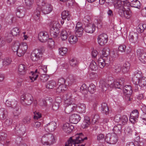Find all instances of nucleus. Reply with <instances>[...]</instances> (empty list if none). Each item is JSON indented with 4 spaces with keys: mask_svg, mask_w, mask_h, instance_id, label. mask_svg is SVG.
Returning <instances> with one entry per match:
<instances>
[{
    "mask_svg": "<svg viewBox=\"0 0 146 146\" xmlns=\"http://www.w3.org/2000/svg\"><path fill=\"white\" fill-rule=\"evenodd\" d=\"M83 21L87 23L84 28V31L86 33H93L95 29L96 25L98 28H101L102 26V23L100 20L90 19L88 16L85 17Z\"/></svg>",
    "mask_w": 146,
    "mask_h": 146,
    "instance_id": "f257e3e1",
    "label": "nucleus"
},
{
    "mask_svg": "<svg viewBox=\"0 0 146 146\" xmlns=\"http://www.w3.org/2000/svg\"><path fill=\"white\" fill-rule=\"evenodd\" d=\"M28 46L26 42L20 43L18 41L15 42L13 44L12 49L14 52H16L17 55L19 57L24 55L28 49Z\"/></svg>",
    "mask_w": 146,
    "mask_h": 146,
    "instance_id": "f03ea898",
    "label": "nucleus"
},
{
    "mask_svg": "<svg viewBox=\"0 0 146 146\" xmlns=\"http://www.w3.org/2000/svg\"><path fill=\"white\" fill-rule=\"evenodd\" d=\"M132 80L134 84L138 85L142 88H144L146 86V77L142 76L140 71H136L135 72Z\"/></svg>",
    "mask_w": 146,
    "mask_h": 146,
    "instance_id": "7ed1b4c3",
    "label": "nucleus"
},
{
    "mask_svg": "<svg viewBox=\"0 0 146 146\" xmlns=\"http://www.w3.org/2000/svg\"><path fill=\"white\" fill-rule=\"evenodd\" d=\"M56 139L54 136L52 134L47 133L43 135L41 137L40 142L43 146H51L54 144Z\"/></svg>",
    "mask_w": 146,
    "mask_h": 146,
    "instance_id": "20e7f679",
    "label": "nucleus"
},
{
    "mask_svg": "<svg viewBox=\"0 0 146 146\" xmlns=\"http://www.w3.org/2000/svg\"><path fill=\"white\" fill-rule=\"evenodd\" d=\"M87 138V137L84 138L82 133H78L74 136L70 137L65 146H76V144L81 143Z\"/></svg>",
    "mask_w": 146,
    "mask_h": 146,
    "instance_id": "39448f33",
    "label": "nucleus"
},
{
    "mask_svg": "<svg viewBox=\"0 0 146 146\" xmlns=\"http://www.w3.org/2000/svg\"><path fill=\"white\" fill-rule=\"evenodd\" d=\"M108 84L106 82L103 80H101L100 82L99 87L101 88L103 91H106L108 89L110 88H120L121 84L116 81H113L112 82L109 81Z\"/></svg>",
    "mask_w": 146,
    "mask_h": 146,
    "instance_id": "423d86ee",
    "label": "nucleus"
},
{
    "mask_svg": "<svg viewBox=\"0 0 146 146\" xmlns=\"http://www.w3.org/2000/svg\"><path fill=\"white\" fill-rule=\"evenodd\" d=\"M37 5L41 7L42 12L44 14L50 13L52 11L53 7L50 3H46L44 0H37Z\"/></svg>",
    "mask_w": 146,
    "mask_h": 146,
    "instance_id": "0eeeda50",
    "label": "nucleus"
},
{
    "mask_svg": "<svg viewBox=\"0 0 146 146\" xmlns=\"http://www.w3.org/2000/svg\"><path fill=\"white\" fill-rule=\"evenodd\" d=\"M50 28V32L52 36L54 38L57 37L59 34V28L60 24L58 21H51L49 24Z\"/></svg>",
    "mask_w": 146,
    "mask_h": 146,
    "instance_id": "6e6552de",
    "label": "nucleus"
},
{
    "mask_svg": "<svg viewBox=\"0 0 146 146\" xmlns=\"http://www.w3.org/2000/svg\"><path fill=\"white\" fill-rule=\"evenodd\" d=\"M33 100L32 95L29 94H26L21 95V104L25 106H27L31 105Z\"/></svg>",
    "mask_w": 146,
    "mask_h": 146,
    "instance_id": "1a4fd4ad",
    "label": "nucleus"
},
{
    "mask_svg": "<svg viewBox=\"0 0 146 146\" xmlns=\"http://www.w3.org/2000/svg\"><path fill=\"white\" fill-rule=\"evenodd\" d=\"M126 3L129 2L127 0H117L114 1L113 6L115 9L118 10V13L123 9L124 6L127 4Z\"/></svg>",
    "mask_w": 146,
    "mask_h": 146,
    "instance_id": "9d476101",
    "label": "nucleus"
},
{
    "mask_svg": "<svg viewBox=\"0 0 146 146\" xmlns=\"http://www.w3.org/2000/svg\"><path fill=\"white\" fill-rule=\"evenodd\" d=\"M105 140L108 143L114 144L117 142L118 137L116 133H108L106 135Z\"/></svg>",
    "mask_w": 146,
    "mask_h": 146,
    "instance_id": "9b49d317",
    "label": "nucleus"
},
{
    "mask_svg": "<svg viewBox=\"0 0 146 146\" xmlns=\"http://www.w3.org/2000/svg\"><path fill=\"white\" fill-rule=\"evenodd\" d=\"M127 4L124 6L122 11H120L119 14L121 17H125L127 19H129L131 16V11L130 10V3H126Z\"/></svg>",
    "mask_w": 146,
    "mask_h": 146,
    "instance_id": "f8f14e48",
    "label": "nucleus"
},
{
    "mask_svg": "<svg viewBox=\"0 0 146 146\" xmlns=\"http://www.w3.org/2000/svg\"><path fill=\"white\" fill-rule=\"evenodd\" d=\"M42 52L39 49H35L31 53V59L33 62L39 60L42 57Z\"/></svg>",
    "mask_w": 146,
    "mask_h": 146,
    "instance_id": "ddd939ff",
    "label": "nucleus"
},
{
    "mask_svg": "<svg viewBox=\"0 0 146 146\" xmlns=\"http://www.w3.org/2000/svg\"><path fill=\"white\" fill-rule=\"evenodd\" d=\"M38 38L40 42H46L49 38L48 34L46 31H41L38 34Z\"/></svg>",
    "mask_w": 146,
    "mask_h": 146,
    "instance_id": "4468645a",
    "label": "nucleus"
},
{
    "mask_svg": "<svg viewBox=\"0 0 146 146\" xmlns=\"http://www.w3.org/2000/svg\"><path fill=\"white\" fill-rule=\"evenodd\" d=\"M108 40V36L105 33L101 34L98 37V42L101 46L104 45L106 44Z\"/></svg>",
    "mask_w": 146,
    "mask_h": 146,
    "instance_id": "2eb2a0df",
    "label": "nucleus"
},
{
    "mask_svg": "<svg viewBox=\"0 0 146 146\" xmlns=\"http://www.w3.org/2000/svg\"><path fill=\"white\" fill-rule=\"evenodd\" d=\"M56 128V124L54 121H52L47 124L44 127V129L47 132H52Z\"/></svg>",
    "mask_w": 146,
    "mask_h": 146,
    "instance_id": "dca6fc26",
    "label": "nucleus"
},
{
    "mask_svg": "<svg viewBox=\"0 0 146 146\" xmlns=\"http://www.w3.org/2000/svg\"><path fill=\"white\" fill-rule=\"evenodd\" d=\"M98 65L101 68H103L106 64H108L110 62V60L108 58H105L100 56L98 60Z\"/></svg>",
    "mask_w": 146,
    "mask_h": 146,
    "instance_id": "f3484780",
    "label": "nucleus"
},
{
    "mask_svg": "<svg viewBox=\"0 0 146 146\" xmlns=\"http://www.w3.org/2000/svg\"><path fill=\"white\" fill-rule=\"evenodd\" d=\"M74 129V126L68 123H66L64 124L62 126L63 131L67 134L70 133Z\"/></svg>",
    "mask_w": 146,
    "mask_h": 146,
    "instance_id": "a211bd4d",
    "label": "nucleus"
},
{
    "mask_svg": "<svg viewBox=\"0 0 146 146\" xmlns=\"http://www.w3.org/2000/svg\"><path fill=\"white\" fill-rule=\"evenodd\" d=\"M136 53L140 61L142 63L146 64V53L143 52L140 49H138Z\"/></svg>",
    "mask_w": 146,
    "mask_h": 146,
    "instance_id": "6ab92c4d",
    "label": "nucleus"
},
{
    "mask_svg": "<svg viewBox=\"0 0 146 146\" xmlns=\"http://www.w3.org/2000/svg\"><path fill=\"white\" fill-rule=\"evenodd\" d=\"M64 111L65 112L68 114L76 111L77 105L74 104H70L66 106Z\"/></svg>",
    "mask_w": 146,
    "mask_h": 146,
    "instance_id": "aec40b11",
    "label": "nucleus"
},
{
    "mask_svg": "<svg viewBox=\"0 0 146 146\" xmlns=\"http://www.w3.org/2000/svg\"><path fill=\"white\" fill-rule=\"evenodd\" d=\"M139 117V113L137 110H133L130 114L129 120L131 123L136 122Z\"/></svg>",
    "mask_w": 146,
    "mask_h": 146,
    "instance_id": "412c9836",
    "label": "nucleus"
},
{
    "mask_svg": "<svg viewBox=\"0 0 146 146\" xmlns=\"http://www.w3.org/2000/svg\"><path fill=\"white\" fill-rule=\"evenodd\" d=\"M18 73L22 75H25L28 70V68L26 64H19L17 68Z\"/></svg>",
    "mask_w": 146,
    "mask_h": 146,
    "instance_id": "4be33fe9",
    "label": "nucleus"
},
{
    "mask_svg": "<svg viewBox=\"0 0 146 146\" xmlns=\"http://www.w3.org/2000/svg\"><path fill=\"white\" fill-rule=\"evenodd\" d=\"M80 119L81 117L79 114H74L70 117L69 120L71 123L76 124L80 120Z\"/></svg>",
    "mask_w": 146,
    "mask_h": 146,
    "instance_id": "5701e85b",
    "label": "nucleus"
},
{
    "mask_svg": "<svg viewBox=\"0 0 146 146\" xmlns=\"http://www.w3.org/2000/svg\"><path fill=\"white\" fill-rule=\"evenodd\" d=\"M138 38V35L136 33H131L129 36V40L132 43H135L137 42Z\"/></svg>",
    "mask_w": 146,
    "mask_h": 146,
    "instance_id": "b1692460",
    "label": "nucleus"
},
{
    "mask_svg": "<svg viewBox=\"0 0 146 146\" xmlns=\"http://www.w3.org/2000/svg\"><path fill=\"white\" fill-rule=\"evenodd\" d=\"M86 105L83 103H80L77 105L76 111L79 113H85L86 111Z\"/></svg>",
    "mask_w": 146,
    "mask_h": 146,
    "instance_id": "393cba45",
    "label": "nucleus"
},
{
    "mask_svg": "<svg viewBox=\"0 0 146 146\" xmlns=\"http://www.w3.org/2000/svg\"><path fill=\"white\" fill-rule=\"evenodd\" d=\"M123 92L125 95H128L129 97L132 92V88L129 85H125L123 88Z\"/></svg>",
    "mask_w": 146,
    "mask_h": 146,
    "instance_id": "a878e982",
    "label": "nucleus"
},
{
    "mask_svg": "<svg viewBox=\"0 0 146 146\" xmlns=\"http://www.w3.org/2000/svg\"><path fill=\"white\" fill-rule=\"evenodd\" d=\"M16 16L18 18H22L25 15V12L23 7H19L17 8L16 12Z\"/></svg>",
    "mask_w": 146,
    "mask_h": 146,
    "instance_id": "bb28decb",
    "label": "nucleus"
},
{
    "mask_svg": "<svg viewBox=\"0 0 146 146\" xmlns=\"http://www.w3.org/2000/svg\"><path fill=\"white\" fill-rule=\"evenodd\" d=\"M83 28L81 26L75 27V33L76 35L78 37L81 36L83 34Z\"/></svg>",
    "mask_w": 146,
    "mask_h": 146,
    "instance_id": "cd10ccee",
    "label": "nucleus"
},
{
    "mask_svg": "<svg viewBox=\"0 0 146 146\" xmlns=\"http://www.w3.org/2000/svg\"><path fill=\"white\" fill-rule=\"evenodd\" d=\"M39 72H37V69H36L35 72H31V75L29 76V78L32 82L36 80L38 76Z\"/></svg>",
    "mask_w": 146,
    "mask_h": 146,
    "instance_id": "c85d7f7f",
    "label": "nucleus"
},
{
    "mask_svg": "<svg viewBox=\"0 0 146 146\" xmlns=\"http://www.w3.org/2000/svg\"><path fill=\"white\" fill-rule=\"evenodd\" d=\"M61 17L63 20L67 19L68 21L70 20V15L69 11H62L61 13Z\"/></svg>",
    "mask_w": 146,
    "mask_h": 146,
    "instance_id": "c756f323",
    "label": "nucleus"
},
{
    "mask_svg": "<svg viewBox=\"0 0 146 146\" xmlns=\"http://www.w3.org/2000/svg\"><path fill=\"white\" fill-rule=\"evenodd\" d=\"M102 112L106 115H108L109 113V110L108 108L106 103H102Z\"/></svg>",
    "mask_w": 146,
    "mask_h": 146,
    "instance_id": "7c9ffc66",
    "label": "nucleus"
},
{
    "mask_svg": "<svg viewBox=\"0 0 146 146\" xmlns=\"http://www.w3.org/2000/svg\"><path fill=\"white\" fill-rule=\"evenodd\" d=\"M17 102L16 101L14 100L12 102L7 100L5 102L6 105L8 107L14 108L17 105Z\"/></svg>",
    "mask_w": 146,
    "mask_h": 146,
    "instance_id": "2f4dec72",
    "label": "nucleus"
},
{
    "mask_svg": "<svg viewBox=\"0 0 146 146\" xmlns=\"http://www.w3.org/2000/svg\"><path fill=\"white\" fill-rule=\"evenodd\" d=\"M129 3L130 6L138 9L139 8L141 5L140 2L138 0H133Z\"/></svg>",
    "mask_w": 146,
    "mask_h": 146,
    "instance_id": "473e14b6",
    "label": "nucleus"
},
{
    "mask_svg": "<svg viewBox=\"0 0 146 146\" xmlns=\"http://www.w3.org/2000/svg\"><path fill=\"white\" fill-rule=\"evenodd\" d=\"M112 68L114 72L118 73L121 71V65L120 64H115L112 66Z\"/></svg>",
    "mask_w": 146,
    "mask_h": 146,
    "instance_id": "72a5a7b5",
    "label": "nucleus"
},
{
    "mask_svg": "<svg viewBox=\"0 0 146 146\" xmlns=\"http://www.w3.org/2000/svg\"><path fill=\"white\" fill-rule=\"evenodd\" d=\"M56 83L54 80L49 81L46 85V88L48 89H53L56 87Z\"/></svg>",
    "mask_w": 146,
    "mask_h": 146,
    "instance_id": "f704fd0d",
    "label": "nucleus"
},
{
    "mask_svg": "<svg viewBox=\"0 0 146 146\" xmlns=\"http://www.w3.org/2000/svg\"><path fill=\"white\" fill-rule=\"evenodd\" d=\"M122 125L120 124H117L115 125L113 129L114 131L113 133H120L121 131Z\"/></svg>",
    "mask_w": 146,
    "mask_h": 146,
    "instance_id": "c9c22d12",
    "label": "nucleus"
},
{
    "mask_svg": "<svg viewBox=\"0 0 146 146\" xmlns=\"http://www.w3.org/2000/svg\"><path fill=\"white\" fill-rule=\"evenodd\" d=\"M68 40L70 44H74L77 42L78 38L76 36L71 35L69 37Z\"/></svg>",
    "mask_w": 146,
    "mask_h": 146,
    "instance_id": "e433bc0d",
    "label": "nucleus"
},
{
    "mask_svg": "<svg viewBox=\"0 0 146 146\" xmlns=\"http://www.w3.org/2000/svg\"><path fill=\"white\" fill-rule=\"evenodd\" d=\"M48 47L50 49H52L54 48L55 42L52 38H49L48 40Z\"/></svg>",
    "mask_w": 146,
    "mask_h": 146,
    "instance_id": "4c0bfd02",
    "label": "nucleus"
},
{
    "mask_svg": "<svg viewBox=\"0 0 146 146\" xmlns=\"http://www.w3.org/2000/svg\"><path fill=\"white\" fill-rule=\"evenodd\" d=\"M110 50L108 48H104L102 50V54L100 56L105 58H108L110 54Z\"/></svg>",
    "mask_w": 146,
    "mask_h": 146,
    "instance_id": "58836bf2",
    "label": "nucleus"
},
{
    "mask_svg": "<svg viewBox=\"0 0 146 146\" xmlns=\"http://www.w3.org/2000/svg\"><path fill=\"white\" fill-rule=\"evenodd\" d=\"M80 91L83 94H86L88 92V87L85 84H83L80 87Z\"/></svg>",
    "mask_w": 146,
    "mask_h": 146,
    "instance_id": "ea45409f",
    "label": "nucleus"
},
{
    "mask_svg": "<svg viewBox=\"0 0 146 146\" xmlns=\"http://www.w3.org/2000/svg\"><path fill=\"white\" fill-rule=\"evenodd\" d=\"M130 66V64L128 62H125L123 66L122 70V72L124 73L127 72L129 69Z\"/></svg>",
    "mask_w": 146,
    "mask_h": 146,
    "instance_id": "a19ab883",
    "label": "nucleus"
},
{
    "mask_svg": "<svg viewBox=\"0 0 146 146\" xmlns=\"http://www.w3.org/2000/svg\"><path fill=\"white\" fill-rule=\"evenodd\" d=\"M60 36L62 40H66L68 37V33L67 31L65 30H62L61 32Z\"/></svg>",
    "mask_w": 146,
    "mask_h": 146,
    "instance_id": "79ce46f5",
    "label": "nucleus"
},
{
    "mask_svg": "<svg viewBox=\"0 0 146 146\" xmlns=\"http://www.w3.org/2000/svg\"><path fill=\"white\" fill-rule=\"evenodd\" d=\"M13 108L14 109L13 112V116L14 117H17L21 114V110L16 106Z\"/></svg>",
    "mask_w": 146,
    "mask_h": 146,
    "instance_id": "37998d69",
    "label": "nucleus"
},
{
    "mask_svg": "<svg viewBox=\"0 0 146 146\" xmlns=\"http://www.w3.org/2000/svg\"><path fill=\"white\" fill-rule=\"evenodd\" d=\"M67 51V48L64 47H61L58 49L59 54L62 56L65 55Z\"/></svg>",
    "mask_w": 146,
    "mask_h": 146,
    "instance_id": "c03bdc74",
    "label": "nucleus"
},
{
    "mask_svg": "<svg viewBox=\"0 0 146 146\" xmlns=\"http://www.w3.org/2000/svg\"><path fill=\"white\" fill-rule=\"evenodd\" d=\"M145 28H146V24L144 23L139 24L137 27V31L139 32L142 33Z\"/></svg>",
    "mask_w": 146,
    "mask_h": 146,
    "instance_id": "a18cd8bd",
    "label": "nucleus"
},
{
    "mask_svg": "<svg viewBox=\"0 0 146 146\" xmlns=\"http://www.w3.org/2000/svg\"><path fill=\"white\" fill-rule=\"evenodd\" d=\"M63 99L64 100V103H67L68 102L67 99L73 98L72 97V94L70 92H68L63 96Z\"/></svg>",
    "mask_w": 146,
    "mask_h": 146,
    "instance_id": "49530a36",
    "label": "nucleus"
},
{
    "mask_svg": "<svg viewBox=\"0 0 146 146\" xmlns=\"http://www.w3.org/2000/svg\"><path fill=\"white\" fill-rule=\"evenodd\" d=\"M40 12V10L39 9L37 8L34 15V18L35 21H38L39 20Z\"/></svg>",
    "mask_w": 146,
    "mask_h": 146,
    "instance_id": "de8ad7c7",
    "label": "nucleus"
},
{
    "mask_svg": "<svg viewBox=\"0 0 146 146\" xmlns=\"http://www.w3.org/2000/svg\"><path fill=\"white\" fill-rule=\"evenodd\" d=\"M90 68L92 70H96L98 68L97 63L93 60L92 61L90 65Z\"/></svg>",
    "mask_w": 146,
    "mask_h": 146,
    "instance_id": "09e8293b",
    "label": "nucleus"
},
{
    "mask_svg": "<svg viewBox=\"0 0 146 146\" xmlns=\"http://www.w3.org/2000/svg\"><path fill=\"white\" fill-rule=\"evenodd\" d=\"M11 60L9 58H6L3 59L2 63L3 66L9 65L11 63Z\"/></svg>",
    "mask_w": 146,
    "mask_h": 146,
    "instance_id": "8fccbe9b",
    "label": "nucleus"
},
{
    "mask_svg": "<svg viewBox=\"0 0 146 146\" xmlns=\"http://www.w3.org/2000/svg\"><path fill=\"white\" fill-rule=\"evenodd\" d=\"M66 90V86L65 85H59L58 87L56 90V93H59Z\"/></svg>",
    "mask_w": 146,
    "mask_h": 146,
    "instance_id": "3c124183",
    "label": "nucleus"
},
{
    "mask_svg": "<svg viewBox=\"0 0 146 146\" xmlns=\"http://www.w3.org/2000/svg\"><path fill=\"white\" fill-rule=\"evenodd\" d=\"M50 77L49 75L47 74H43L40 76V80L42 82L47 81Z\"/></svg>",
    "mask_w": 146,
    "mask_h": 146,
    "instance_id": "603ef678",
    "label": "nucleus"
},
{
    "mask_svg": "<svg viewBox=\"0 0 146 146\" xmlns=\"http://www.w3.org/2000/svg\"><path fill=\"white\" fill-rule=\"evenodd\" d=\"M96 87L93 84H91L89 85L88 88V91L91 94L94 93L95 91Z\"/></svg>",
    "mask_w": 146,
    "mask_h": 146,
    "instance_id": "864d4df0",
    "label": "nucleus"
},
{
    "mask_svg": "<svg viewBox=\"0 0 146 146\" xmlns=\"http://www.w3.org/2000/svg\"><path fill=\"white\" fill-rule=\"evenodd\" d=\"M20 31L19 28L15 27L13 28L11 31V33L13 36H16L19 35Z\"/></svg>",
    "mask_w": 146,
    "mask_h": 146,
    "instance_id": "5fc2aeb1",
    "label": "nucleus"
},
{
    "mask_svg": "<svg viewBox=\"0 0 146 146\" xmlns=\"http://www.w3.org/2000/svg\"><path fill=\"white\" fill-rule=\"evenodd\" d=\"M7 113V111L5 109L2 108L0 109V114L2 115V119H3L6 118Z\"/></svg>",
    "mask_w": 146,
    "mask_h": 146,
    "instance_id": "6e6d98bb",
    "label": "nucleus"
},
{
    "mask_svg": "<svg viewBox=\"0 0 146 146\" xmlns=\"http://www.w3.org/2000/svg\"><path fill=\"white\" fill-rule=\"evenodd\" d=\"M69 63L71 66L74 67L78 64V62L75 58H71L69 60Z\"/></svg>",
    "mask_w": 146,
    "mask_h": 146,
    "instance_id": "4d7b16f0",
    "label": "nucleus"
},
{
    "mask_svg": "<svg viewBox=\"0 0 146 146\" xmlns=\"http://www.w3.org/2000/svg\"><path fill=\"white\" fill-rule=\"evenodd\" d=\"M128 120V118L126 115H123L121 117V121L123 125L126 124Z\"/></svg>",
    "mask_w": 146,
    "mask_h": 146,
    "instance_id": "13d9d810",
    "label": "nucleus"
},
{
    "mask_svg": "<svg viewBox=\"0 0 146 146\" xmlns=\"http://www.w3.org/2000/svg\"><path fill=\"white\" fill-rule=\"evenodd\" d=\"M126 48V46L124 44L120 45L118 48V50L119 51L121 52H125Z\"/></svg>",
    "mask_w": 146,
    "mask_h": 146,
    "instance_id": "bf43d9fd",
    "label": "nucleus"
},
{
    "mask_svg": "<svg viewBox=\"0 0 146 146\" xmlns=\"http://www.w3.org/2000/svg\"><path fill=\"white\" fill-rule=\"evenodd\" d=\"M39 105L42 107H45L47 106V103L44 100H40L39 102Z\"/></svg>",
    "mask_w": 146,
    "mask_h": 146,
    "instance_id": "052dcab7",
    "label": "nucleus"
},
{
    "mask_svg": "<svg viewBox=\"0 0 146 146\" xmlns=\"http://www.w3.org/2000/svg\"><path fill=\"white\" fill-rule=\"evenodd\" d=\"M34 118L35 119H38L40 118L41 117V114L39 112L35 111L34 112Z\"/></svg>",
    "mask_w": 146,
    "mask_h": 146,
    "instance_id": "680f3d73",
    "label": "nucleus"
},
{
    "mask_svg": "<svg viewBox=\"0 0 146 146\" xmlns=\"http://www.w3.org/2000/svg\"><path fill=\"white\" fill-rule=\"evenodd\" d=\"M47 66L46 65H43L40 66V71L42 72H43V73H46L47 72Z\"/></svg>",
    "mask_w": 146,
    "mask_h": 146,
    "instance_id": "e2e57ef3",
    "label": "nucleus"
},
{
    "mask_svg": "<svg viewBox=\"0 0 146 146\" xmlns=\"http://www.w3.org/2000/svg\"><path fill=\"white\" fill-rule=\"evenodd\" d=\"M5 41L4 38L1 36H0V47H1L5 46Z\"/></svg>",
    "mask_w": 146,
    "mask_h": 146,
    "instance_id": "0e129e2a",
    "label": "nucleus"
},
{
    "mask_svg": "<svg viewBox=\"0 0 146 146\" xmlns=\"http://www.w3.org/2000/svg\"><path fill=\"white\" fill-rule=\"evenodd\" d=\"M41 125V123L40 122L37 121L32 124V126L34 127L38 128Z\"/></svg>",
    "mask_w": 146,
    "mask_h": 146,
    "instance_id": "69168bd1",
    "label": "nucleus"
},
{
    "mask_svg": "<svg viewBox=\"0 0 146 146\" xmlns=\"http://www.w3.org/2000/svg\"><path fill=\"white\" fill-rule=\"evenodd\" d=\"M60 105V104H58V103L54 102L52 105V109L54 111H56L59 108Z\"/></svg>",
    "mask_w": 146,
    "mask_h": 146,
    "instance_id": "338daca9",
    "label": "nucleus"
},
{
    "mask_svg": "<svg viewBox=\"0 0 146 146\" xmlns=\"http://www.w3.org/2000/svg\"><path fill=\"white\" fill-rule=\"evenodd\" d=\"M121 116L120 115H116L115 116L114 120L115 122L118 123L121 121Z\"/></svg>",
    "mask_w": 146,
    "mask_h": 146,
    "instance_id": "774afa93",
    "label": "nucleus"
}]
</instances>
